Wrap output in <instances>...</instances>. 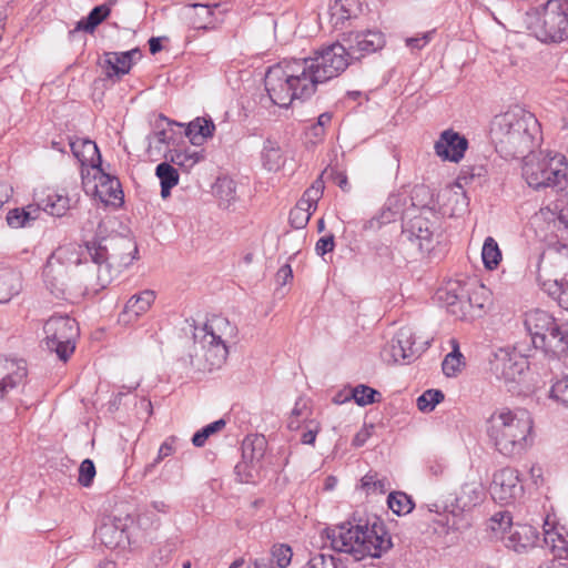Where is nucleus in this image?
Wrapping results in <instances>:
<instances>
[{
	"mask_svg": "<svg viewBox=\"0 0 568 568\" xmlns=\"http://www.w3.org/2000/svg\"><path fill=\"white\" fill-rule=\"evenodd\" d=\"M527 28L541 42L568 39V0H547L526 14Z\"/></svg>",
	"mask_w": 568,
	"mask_h": 568,
	"instance_id": "5",
	"label": "nucleus"
},
{
	"mask_svg": "<svg viewBox=\"0 0 568 568\" xmlns=\"http://www.w3.org/2000/svg\"><path fill=\"white\" fill-rule=\"evenodd\" d=\"M481 258L487 270H495L501 261V251L496 240L491 236L485 239L481 248Z\"/></svg>",
	"mask_w": 568,
	"mask_h": 568,
	"instance_id": "39",
	"label": "nucleus"
},
{
	"mask_svg": "<svg viewBox=\"0 0 568 568\" xmlns=\"http://www.w3.org/2000/svg\"><path fill=\"white\" fill-rule=\"evenodd\" d=\"M311 211L312 210L297 203L296 206L292 209L290 212L288 219L291 225L294 229H303L311 217Z\"/></svg>",
	"mask_w": 568,
	"mask_h": 568,
	"instance_id": "52",
	"label": "nucleus"
},
{
	"mask_svg": "<svg viewBox=\"0 0 568 568\" xmlns=\"http://www.w3.org/2000/svg\"><path fill=\"white\" fill-rule=\"evenodd\" d=\"M376 256L384 265H390L394 261V253L390 246L381 244L376 246Z\"/></svg>",
	"mask_w": 568,
	"mask_h": 568,
	"instance_id": "62",
	"label": "nucleus"
},
{
	"mask_svg": "<svg viewBox=\"0 0 568 568\" xmlns=\"http://www.w3.org/2000/svg\"><path fill=\"white\" fill-rule=\"evenodd\" d=\"M345 44L339 42L324 47L311 57V65H313V82L324 83L333 78L338 77L349 65Z\"/></svg>",
	"mask_w": 568,
	"mask_h": 568,
	"instance_id": "10",
	"label": "nucleus"
},
{
	"mask_svg": "<svg viewBox=\"0 0 568 568\" xmlns=\"http://www.w3.org/2000/svg\"><path fill=\"white\" fill-rule=\"evenodd\" d=\"M226 423L223 418L217 419L200 430H197L192 437V444L195 447H203L206 440L214 434L221 432L225 427Z\"/></svg>",
	"mask_w": 568,
	"mask_h": 568,
	"instance_id": "48",
	"label": "nucleus"
},
{
	"mask_svg": "<svg viewBox=\"0 0 568 568\" xmlns=\"http://www.w3.org/2000/svg\"><path fill=\"white\" fill-rule=\"evenodd\" d=\"M175 443H176V437L175 436H170L168 437L163 443L162 445L160 446L159 448V452H158V456L156 458L154 459L153 463H150L145 466L144 468V474H150L153 471V469L155 468V466L161 462L163 460L165 457H169L171 456L172 454H174L175 452Z\"/></svg>",
	"mask_w": 568,
	"mask_h": 568,
	"instance_id": "51",
	"label": "nucleus"
},
{
	"mask_svg": "<svg viewBox=\"0 0 568 568\" xmlns=\"http://www.w3.org/2000/svg\"><path fill=\"white\" fill-rule=\"evenodd\" d=\"M323 193L320 192V189H311L308 187L302 199L298 201V204L315 211L318 200L321 199Z\"/></svg>",
	"mask_w": 568,
	"mask_h": 568,
	"instance_id": "60",
	"label": "nucleus"
},
{
	"mask_svg": "<svg viewBox=\"0 0 568 568\" xmlns=\"http://www.w3.org/2000/svg\"><path fill=\"white\" fill-rule=\"evenodd\" d=\"M358 9L359 0H327V13L335 28L348 20Z\"/></svg>",
	"mask_w": 568,
	"mask_h": 568,
	"instance_id": "31",
	"label": "nucleus"
},
{
	"mask_svg": "<svg viewBox=\"0 0 568 568\" xmlns=\"http://www.w3.org/2000/svg\"><path fill=\"white\" fill-rule=\"evenodd\" d=\"M351 60H361L366 54L374 53L385 45L384 34L375 30L351 32L344 39Z\"/></svg>",
	"mask_w": 568,
	"mask_h": 568,
	"instance_id": "16",
	"label": "nucleus"
},
{
	"mask_svg": "<svg viewBox=\"0 0 568 568\" xmlns=\"http://www.w3.org/2000/svg\"><path fill=\"white\" fill-rule=\"evenodd\" d=\"M214 193L221 205L227 206L236 200V184L227 176L219 178L214 184Z\"/></svg>",
	"mask_w": 568,
	"mask_h": 568,
	"instance_id": "40",
	"label": "nucleus"
},
{
	"mask_svg": "<svg viewBox=\"0 0 568 568\" xmlns=\"http://www.w3.org/2000/svg\"><path fill=\"white\" fill-rule=\"evenodd\" d=\"M27 375V364L23 359H9L0 355V399L22 385Z\"/></svg>",
	"mask_w": 568,
	"mask_h": 568,
	"instance_id": "21",
	"label": "nucleus"
},
{
	"mask_svg": "<svg viewBox=\"0 0 568 568\" xmlns=\"http://www.w3.org/2000/svg\"><path fill=\"white\" fill-rule=\"evenodd\" d=\"M453 351L445 356L442 363L443 373L448 377L455 376L457 374L460 368L463 358V355L458 349L457 342L453 341Z\"/></svg>",
	"mask_w": 568,
	"mask_h": 568,
	"instance_id": "49",
	"label": "nucleus"
},
{
	"mask_svg": "<svg viewBox=\"0 0 568 568\" xmlns=\"http://www.w3.org/2000/svg\"><path fill=\"white\" fill-rule=\"evenodd\" d=\"M274 67H280L284 78L297 85L300 97L311 98L316 92L317 83L313 82V65H311V57L294 59L292 61H283Z\"/></svg>",
	"mask_w": 568,
	"mask_h": 568,
	"instance_id": "13",
	"label": "nucleus"
},
{
	"mask_svg": "<svg viewBox=\"0 0 568 568\" xmlns=\"http://www.w3.org/2000/svg\"><path fill=\"white\" fill-rule=\"evenodd\" d=\"M487 175V169L484 165H471L462 169L458 180H480Z\"/></svg>",
	"mask_w": 568,
	"mask_h": 568,
	"instance_id": "59",
	"label": "nucleus"
},
{
	"mask_svg": "<svg viewBox=\"0 0 568 568\" xmlns=\"http://www.w3.org/2000/svg\"><path fill=\"white\" fill-rule=\"evenodd\" d=\"M70 149L74 158L79 160L81 163L82 170L81 174L83 175V168L91 166L94 171L98 168H101L102 159L97 144L88 139H77L70 140L69 142Z\"/></svg>",
	"mask_w": 568,
	"mask_h": 568,
	"instance_id": "25",
	"label": "nucleus"
},
{
	"mask_svg": "<svg viewBox=\"0 0 568 568\" xmlns=\"http://www.w3.org/2000/svg\"><path fill=\"white\" fill-rule=\"evenodd\" d=\"M554 160L529 159L523 166V176L534 190L552 189L557 193L568 194V178L564 169L552 166Z\"/></svg>",
	"mask_w": 568,
	"mask_h": 568,
	"instance_id": "8",
	"label": "nucleus"
},
{
	"mask_svg": "<svg viewBox=\"0 0 568 568\" xmlns=\"http://www.w3.org/2000/svg\"><path fill=\"white\" fill-rule=\"evenodd\" d=\"M303 568H347L339 557L332 554L316 552L311 556Z\"/></svg>",
	"mask_w": 568,
	"mask_h": 568,
	"instance_id": "43",
	"label": "nucleus"
},
{
	"mask_svg": "<svg viewBox=\"0 0 568 568\" xmlns=\"http://www.w3.org/2000/svg\"><path fill=\"white\" fill-rule=\"evenodd\" d=\"M155 175L160 180L162 199H168L171 195V190L179 183L178 170L165 161L156 165Z\"/></svg>",
	"mask_w": 568,
	"mask_h": 568,
	"instance_id": "37",
	"label": "nucleus"
},
{
	"mask_svg": "<svg viewBox=\"0 0 568 568\" xmlns=\"http://www.w3.org/2000/svg\"><path fill=\"white\" fill-rule=\"evenodd\" d=\"M538 132L536 116L520 108L496 115L490 125L491 141L505 159H516L531 152Z\"/></svg>",
	"mask_w": 568,
	"mask_h": 568,
	"instance_id": "3",
	"label": "nucleus"
},
{
	"mask_svg": "<svg viewBox=\"0 0 568 568\" xmlns=\"http://www.w3.org/2000/svg\"><path fill=\"white\" fill-rule=\"evenodd\" d=\"M135 54H139V49L126 52H106L100 65L108 78L116 77L120 79L122 75L129 73L132 67V59Z\"/></svg>",
	"mask_w": 568,
	"mask_h": 568,
	"instance_id": "24",
	"label": "nucleus"
},
{
	"mask_svg": "<svg viewBox=\"0 0 568 568\" xmlns=\"http://www.w3.org/2000/svg\"><path fill=\"white\" fill-rule=\"evenodd\" d=\"M98 226L92 239L84 241L85 253L98 265V280L105 287L113 278L135 260L138 253L133 239L116 232L108 233L106 223L94 216Z\"/></svg>",
	"mask_w": 568,
	"mask_h": 568,
	"instance_id": "1",
	"label": "nucleus"
},
{
	"mask_svg": "<svg viewBox=\"0 0 568 568\" xmlns=\"http://www.w3.org/2000/svg\"><path fill=\"white\" fill-rule=\"evenodd\" d=\"M554 320L546 311L535 310L529 312L525 318V326L531 336V341L547 332L548 327L554 325Z\"/></svg>",
	"mask_w": 568,
	"mask_h": 568,
	"instance_id": "35",
	"label": "nucleus"
},
{
	"mask_svg": "<svg viewBox=\"0 0 568 568\" xmlns=\"http://www.w3.org/2000/svg\"><path fill=\"white\" fill-rule=\"evenodd\" d=\"M445 398L444 393L440 389H427L425 390L416 402L417 408L423 413H429L435 409L436 405L443 402Z\"/></svg>",
	"mask_w": 568,
	"mask_h": 568,
	"instance_id": "46",
	"label": "nucleus"
},
{
	"mask_svg": "<svg viewBox=\"0 0 568 568\" xmlns=\"http://www.w3.org/2000/svg\"><path fill=\"white\" fill-rule=\"evenodd\" d=\"M40 216V205L29 204L24 207L10 210L7 214V223L10 227L20 229L30 226Z\"/></svg>",
	"mask_w": 568,
	"mask_h": 568,
	"instance_id": "33",
	"label": "nucleus"
},
{
	"mask_svg": "<svg viewBox=\"0 0 568 568\" xmlns=\"http://www.w3.org/2000/svg\"><path fill=\"white\" fill-rule=\"evenodd\" d=\"M272 555L280 568H285L286 566L290 565L292 560V549L290 546L286 545H280L278 547H274Z\"/></svg>",
	"mask_w": 568,
	"mask_h": 568,
	"instance_id": "58",
	"label": "nucleus"
},
{
	"mask_svg": "<svg viewBox=\"0 0 568 568\" xmlns=\"http://www.w3.org/2000/svg\"><path fill=\"white\" fill-rule=\"evenodd\" d=\"M490 369L498 379L506 384L516 383L528 369V361L516 351L499 348L490 359Z\"/></svg>",
	"mask_w": 568,
	"mask_h": 568,
	"instance_id": "11",
	"label": "nucleus"
},
{
	"mask_svg": "<svg viewBox=\"0 0 568 568\" xmlns=\"http://www.w3.org/2000/svg\"><path fill=\"white\" fill-rule=\"evenodd\" d=\"M532 345L547 354L559 356L568 349V323L557 322L548 327L540 337H534Z\"/></svg>",
	"mask_w": 568,
	"mask_h": 568,
	"instance_id": "19",
	"label": "nucleus"
},
{
	"mask_svg": "<svg viewBox=\"0 0 568 568\" xmlns=\"http://www.w3.org/2000/svg\"><path fill=\"white\" fill-rule=\"evenodd\" d=\"M362 488L366 490L367 494H384L386 493V481L385 479H377L376 475L367 474L362 478Z\"/></svg>",
	"mask_w": 568,
	"mask_h": 568,
	"instance_id": "54",
	"label": "nucleus"
},
{
	"mask_svg": "<svg viewBox=\"0 0 568 568\" xmlns=\"http://www.w3.org/2000/svg\"><path fill=\"white\" fill-rule=\"evenodd\" d=\"M428 342L416 344L415 334L410 327H402L392 338L388 351L394 362H410L417 358L426 348Z\"/></svg>",
	"mask_w": 568,
	"mask_h": 568,
	"instance_id": "18",
	"label": "nucleus"
},
{
	"mask_svg": "<svg viewBox=\"0 0 568 568\" xmlns=\"http://www.w3.org/2000/svg\"><path fill=\"white\" fill-rule=\"evenodd\" d=\"M511 516L508 511H499V513H496L491 518H490V528L491 530L494 531H500V532H504L506 531L508 528L511 527Z\"/></svg>",
	"mask_w": 568,
	"mask_h": 568,
	"instance_id": "56",
	"label": "nucleus"
},
{
	"mask_svg": "<svg viewBox=\"0 0 568 568\" xmlns=\"http://www.w3.org/2000/svg\"><path fill=\"white\" fill-rule=\"evenodd\" d=\"M335 247L334 235L329 234L321 237L315 245L316 253L321 256L332 252Z\"/></svg>",
	"mask_w": 568,
	"mask_h": 568,
	"instance_id": "61",
	"label": "nucleus"
},
{
	"mask_svg": "<svg viewBox=\"0 0 568 568\" xmlns=\"http://www.w3.org/2000/svg\"><path fill=\"white\" fill-rule=\"evenodd\" d=\"M542 290L559 303V298L564 295L566 290L565 276L560 280L542 283Z\"/></svg>",
	"mask_w": 568,
	"mask_h": 568,
	"instance_id": "57",
	"label": "nucleus"
},
{
	"mask_svg": "<svg viewBox=\"0 0 568 568\" xmlns=\"http://www.w3.org/2000/svg\"><path fill=\"white\" fill-rule=\"evenodd\" d=\"M528 532H531L530 527H524L523 531H514L507 539L506 546L510 549H514L516 552H523L528 547L532 546L534 540L528 537Z\"/></svg>",
	"mask_w": 568,
	"mask_h": 568,
	"instance_id": "47",
	"label": "nucleus"
},
{
	"mask_svg": "<svg viewBox=\"0 0 568 568\" xmlns=\"http://www.w3.org/2000/svg\"><path fill=\"white\" fill-rule=\"evenodd\" d=\"M95 476V466L94 463L87 458L84 459L79 467V478L78 481L83 487H90L92 485L93 478Z\"/></svg>",
	"mask_w": 568,
	"mask_h": 568,
	"instance_id": "53",
	"label": "nucleus"
},
{
	"mask_svg": "<svg viewBox=\"0 0 568 568\" xmlns=\"http://www.w3.org/2000/svg\"><path fill=\"white\" fill-rule=\"evenodd\" d=\"M115 0H109L100 6L94 7L85 18L79 20L75 28L70 31V36L75 32L84 31L93 33L99 24H101L111 13V8Z\"/></svg>",
	"mask_w": 568,
	"mask_h": 568,
	"instance_id": "29",
	"label": "nucleus"
},
{
	"mask_svg": "<svg viewBox=\"0 0 568 568\" xmlns=\"http://www.w3.org/2000/svg\"><path fill=\"white\" fill-rule=\"evenodd\" d=\"M467 149L468 140L453 129L443 131L434 145L435 154L438 158L455 163L464 158Z\"/></svg>",
	"mask_w": 568,
	"mask_h": 568,
	"instance_id": "20",
	"label": "nucleus"
},
{
	"mask_svg": "<svg viewBox=\"0 0 568 568\" xmlns=\"http://www.w3.org/2000/svg\"><path fill=\"white\" fill-rule=\"evenodd\" d=\"M532 428L534 420L523 408H496L485 423L489 443L509 458L523 455L532 445Z\"/></svg>",
	"mask_w": 568,
	"mask_h": 568,
	"instance_id": "2",
	"label": "nucleus"
},
{
	"mask_svg": "<svg viewBox=\"0 0 568 568\" xmlns=\"http://www.w3.org/2000/svg\"><path fill=\"white\" fill-rule=\"evenodd\" d=\"M81 252L82 247L80 245L69 244L59 247L47 261L42 272L43 281L47 288L57 298H63L68 288L67 267L59 260L67 257L70 262L80 264L82 262Z\"/></svg>",
	"mask_w": 568,
	"mask_h": 568,
	"instance_id": "9",
	"label": "nucleus"
},
{
	"mask_svg": "<svg viewBox=\"0 0 568 568\" xmlns=\"http://www.w3.org/2000/svg\"><path fill=\"white\" fill-rule=\"evenodd\" d=\"M554 224L559 231H564L568 234V207H564L558 212Z\"/></svg>",
	"mask_w": 568,
	"mask_h": 568,
	"instance_id": "64",
	"label": "nucleus"
},
{
	"mask_svg": "<svg viewBox=\"0 0 568 568\" xmlns=\"http://www.w3.org/2000/svg\"><path fill=\"white\" fill-rule=\"evenodd\" d=\"M203 343V356L207 363V369L220 368L226 361L229 348L225 342L213 341V343Z\"/></svg>",
	"mask_w": 568,
	"mask_h": 568,
	"instance_id": "36",
	"label": "nucleus"
},
{
	"mask_svg": "<svg viewBox=\"0 0 568 568\" xmlns=\"http://www.w3.org/2000/svg\"><path fill=\"white\" fill-rule=\"evenodd\" d=\"M154 301L155 292L152 290H144L139 294L132 295L120 314L119 321L124 324L136 321L150 310Z\"/></svg>",
	"mask_w": 568,
	"mask_h": 568,
	"instance_id": "23",
	"label": "nucleus"
},
{
	"mask_svg": "<svg viewBox=\"0 0 568 568\" xmlns=\"http://www.w3.org/2000/svg\"><path fill=\"white\" fill-rule=\"evenodd\" d=\"M205 343H213V341L227 342V337H232L235 333V327L231 325L227 318L223 316H213L204 324Z\"/></svg>",
	"mask_w": 568,
	"mask_h": 568,
	"instance_id": "30",
	"label": "nucleus"
},
{
	"mask_svg": "<svg viewBox=\"0 0 568 568\" xmlns=\"http://www.w3.org/2000/svg\"><path fill=\"white\" fill-rule=\"evenodd\" d=\"M483 291L484 286H478L475 282L455 280L440 287L437 297L452 315L466 321L479 317L484 313L485 304L480 296Z\"/></svg>",
	"mask_w": 568,
	"mask_h": 568,
	"instance_id": "6",
	"label": "nucleus"
},
{
	"mask_svg": "<svg viewBox=\"0 0 568 568\" xmlns=\"http://www.w3.org/2000/svg\"><path fill=\"white\" fill-rule=\"evenodd\" d=\"M200 159L201 156L197 152L189 153L186 151L180 150L172 151L170 155L171 163L185 170L192 169L200 161Z\"/></svg>",
	"mask_w": 568,
	"mask_h": 568,
	"instance_id": "50",
	"label": "nucleus"
},
{
	"mask_svg": "<svg viewBox=\"0 0 568 568\" xmlns=\"http://www.w3.org/2000/svg\"><path fill=\"white\" fill-rule=\"evenodd\" d=\"M21 290V273L11 267H0V304L10 302Z\"/></svg>",
	"mask_w": 568,
	"mask_h": 568,
	"instance_id": "28",
	"label": "nucleus"
},
{
	"mask_svg": "<svg viewBox=\"0 0 568 568\" xmlns=\"http://www.w3.org/2000/svg\"><path fill=\"white\" fill-rule=\"evenodd\" d=\"M327 537L334 550L349 554L355 560L379 558L393 547L392 537L379 520L372 525L343 524L331 529Z\"/></svg>",
	"mask_w": 568,
	"mask_h": 568,
	"instance_id": "4",
	"label": "nucleus"
},
{
	"mask_svg": "<svg viewBox=\"0 0 568 568\" xmlns=\"http://www.w3.org/2000/svg\"><path fill=\"white\" fill-rule=\"evenodd\" d=\"M550 397L568 406V376L557 381L550 389Z\"/></svg>",
	"mask_w": 568,
	"mask_h": 568,
	"instance_id": "55",
	"label": "nucleus"
},
{
	"mask_svg": "<svg viewBox=\"0 0 568 568\" xmlns=\"http://www.w3.org/2000/svg\"><path fill=\"white\" fill-rule=\"evenodd\" d=\"M37 205H40V212L44 211L57 217L63 216L71 209L70 199L55 191L48 193Z\"/></svg>",
	"mask_w": 568,
	"mask_h": 568,
	"instance_id": "34",
	"label": "nucleus"
},
{
	"mask_svg": "<svg viewBox=\"0 0 568 568\" xmlns=\"http://www.w3.org/2000/svg\"><path fill=\"white\" fill-rule=\"evenodd\" d=\"M396 197H388L381 213L366 221L364 224L365 230L376 231L383 225L388 224L397 217L399 214V207H394Z\"/></svg>",
	"mask_w": 568,
	"mask_h": 568,
	"instance_id": "38",
	"label": "nucleus"
},
{
	"mask_svg": "<svg viewBox=\"0 0 568 568\" xmlns=\"http://www.w3.org/2000/svg\"><path fill=\"white\" fill-rule=\"evenodd\" d=\"M387 504L392 511L398 516L407 515L414 508L412 498L403 491L390 493L387 498Z\"/></svg>",
	"mask_w": 568,
	"mask_h": 568,
	"instance_id": "42",
	"label": "nucleus"
},
{
	"mask_svg": "<svg viewBox=\"0 0 568 568\" xmlns=\"http://www.w3.org/2000/svg\"><path fill=\"white\" fill-rule=\"evenodd\" d=\"M266 449V439L264 436H246L242 443L243 462L236 465L235 469L240 471L242 467L250 466L252 469L262 460Z\"/></svg>",
	"mask_w": 568,
	"mask_h": 568,
	"instance_id": "26",
	"label": "nucleus"
},
{
	"mask_svg": "<svg viewBox=\"0 0 568 568\" xmlns=\"http://www.w3.org/2000/svg\"><path fill=\"white\" fill-rule=\"evenodd\" d=\"M98 535L105 546L114 547L121 542L124 529L120 528L115 521L104 523L99 527Z\"/></svg>",
	"mask_w": 568,
	"mask_h": 568,
	"instance_id": "41",
	"label": "nucleus"
},
{
	"mask_svg": "<svg viewBox=\"0 0 568 568\" xmlns=\"http://www.w3.org/2000/svg\"><path fill=\"white\" fill-rule=\"evenodd\" d=\"M490 494L495 500L503 504H509L520 496L523 494V486L518 470L505 467L496 471L490 485Z\"/></svg>",
	"mask_w": 568,
	"mask_h": 568,
	"instance_id": "17",
	"label": "nucleus"
},
{
	"mask_svg": "<svg viewBox=\"0 0 568 568\" xmlns=\"http://www.w3.org/2000/svg\"><path fill=\"white\" fill-rule=\"evenodd\" d=\"M264 85L271 102L281 108H287L295 99H303L297 92V85L284 78L280 67L268 68Z\"/></svg>",
	"mask_w": 568,
	"mask_h": 568,
	"instance_id": "12",
	"label": "nucleus"
},
{
	"mask_svg": "<svg viewBox=\"0 0 568 568\" xmlns=\"http://www.w3.org/2000/svg\"><path fill=\"white\" fill-rule=\"evenodd\" d=\"M485 497L481 483L473 480L465 483L455 498V507L462 511L470 510L479 505Z\"/></svg>",
	"mask_w": 568,
	"mask_h": 568,
	"instance_id": "27",
	"label": "nucleus"
},
{
	"mask_svg": "<svg viewBox=\"0 0 568 568\" xmlns=\"http://www.w3.org/2000/svg\"><path fill=\"white\" fill-rule=\"evenodd\" d=\"M94 179L99 181L95 185V194L103 203L112 205L122 204L123 191L116 176L105 173L101 166L95 171Z\"/></svg>",
	"mask_w": 568,
	"mask_h": 568,
	"instance_id": "22",
	"label": "nucleus"
},
{
	"mask_svg": "<svg viewBox=\"0 0 568 568\" xmlns=\"http://www.w3.org/2000/svg\"><path fill=\"white\" fill-rule=\"evenodd\" d=\"M381 397V393L376 389L366 386V385H357L356 387L352 388L351 395L346 397L353 398L355 403L359 406H366L369 404H374L378 402Z\"/></svg>",
	"mask_w": 568,
	"mask_h": 568,
	"instance_id": "45",
	"label": "nucleus"
},
{
	"mask_svg": "<svg viewBox=\"0 0 568 568\" xmlns=\"http://www.w3.org/2000/svg\"><path fill=\"white\" fill-rule=\"evenodd\" d=\"M434 230V222L423 215H416L403 224L400 241L416 245L419 252H429Z\"/></svg>",
	"mask_w": 568,
	"mask_h": 568,
	"instance_id": "15",
	"label": "nucleus"
},
{
	"mask_svg": "<svg viewBox=\"0 0 568 568\" xmlns=\"http://www.w3.org/2000/svg\"><path fill=\"white\" fill-rule=\"evenodd\" d=\"M220 3H190L185 4L182 16L186 24L193 30L212 31L223 23V12H215Z\"/></svg>",
	"mask_w": 568,
	"mask_h": 568,
	"instance_id": "14",
	"label": "nucleus"
},
{
	"mask_svg": "<svg viewBox=\"0 0 568 568\" xmlns=\"http://www.w3.org/2000/svg\"><path fill=\"white\" fill-rule=\"evenodd\" d=\"M47 348L65 362L74 352L80 329L77 321L68 315H53L43 324Z\"/></svg>",
	"mask_w": 568,
	"mask_h": 568,
	"instance_id": "7",
	"label": "nucleus"
},
{
	"mask_svg": "<svg viewBox=\"0 0 568 568\" xmlns=\"http://www.w3.org/2000/svg\"><path fill=\"white\" fill-rule=\"evenodd\" d=\"M292 278L293 271L290 264H284L283 266H281L275 275L276 283L280 285H285Z\"/></svg>",
	"mask_w": 568,
	"mask_h": 568,
	"instance_id": "63",
	"label": "nucleus"
},
{
	"mask_svg": "<svg viewBox=\"0 0 568 568\" xmlns=\"http://www.w3.org/2000/svg\"><path fill=\"white\" fill-rule=\"evenodd\" d=\"M263 166L268 171H276L281 166L282 155L280 148L272 142L266 140L264 142L262 151Z\"/></svg>",
	"mask_w": 568,
	"mask_h": 568,
	"instance_id": "44",
	"label": "nucleus"
},
{
	"mask_svg": "<svg viewBox=\"0 0 568 568\" xmlns=\"http://www.w3.org/2000/svg\"><path fill=\"white\" fill-rule=\"evenodd\" d=\"M215 125L211 119L196 118L185 128V135L193 145H202L209 138L213 136Z\"/></svg>",
	"mask_w": 568,
	"mask_h": 568,
	"instance_id": "32",
	"label": "nucleus"
}]
</instances>
